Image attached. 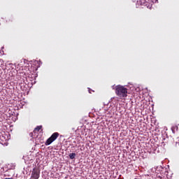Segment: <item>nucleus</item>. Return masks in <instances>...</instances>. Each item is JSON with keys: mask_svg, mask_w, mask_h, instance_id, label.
<instances>
[{"mask_svg": "<svg viewBox=\"0 0 179 179\" xmlns=\"http://www.w3.org/2000/svg\"><path fill=\"white\" fill-rule=\"evenodd\" d=\"M115 94L120 97V99H125L128 96V88L122 85H117L115 87Z\"/></svg>", "mask_w": 179, "mask_h": 179, "instance_id": "1", "label": "nucleus"}, {"mask_svg": "<svg viewBox=\"0 0 179 179\" xmlns=\"http://www.w3.org/2000/svg\"><path fill=\"white\" fill-rule=\"evenodd\" d=\"M59 136V133L58 132H55L53 133L51 136L47 139L46 142L45 143V145L46 146H48L49 145H51L52 142L55 141H57V138Z\"/></svg>", "mask_w": 179, "mask_h": 179, "instance_id": "2", "label": "nucleus"}, {"mask_svg": "<svg viewBox=\"0 0 179 179\" xmlns=\"http://www.w3.org/2000/svg\"><path fill=\"white\" fill-rule=\"evenodd\" d=\"M31 177L32 179H38V178H40V169H38V168H34Z\"/></svg>", "mask_w": 179, "mask_h": 179, "instance_id": "3", "label": "nucleus"}, {"mask_svg": "<svg viewBox=\"0 0 179 179\" xmlns=\"http://www.w3.org/2000/svg\"><path fill=\"white\" fill-rule=\"evenodd\" d=\"M139 3L143 6H148V1L146 0H140Z\"/></svg>", "mask_w": 179, "mask_h": 179, "instance_id": "4", "label": "nucleus"}, {"mask_svg": "<svg viewBox=\"0 0 179 179\" xmlns=\"http://www.w3.org/2000/svg\"><path fill=\"white\" fill-rule=\"evenodd\" d=\"M75 157H76V153H71L69 154V158L71 159V160H73V159H75Z\"/></svg>", "mask_w": 179, "mask_h": 179, "instance_id": "5", "label": "nucleus"}, {"mask_svg": "<svg viewBox=\"0 0 179 179\" xmlns=\"http://www.w3.org/2000/svg\"><path fill=\"white\" fill-rule=\"evenodd\" d=\"M43 128V126H38L35 128L34 132H36V131H37V132H38L40 131V129H41Z\"/></svg>", "mask_w": 179, "mask_h": 179, "instance_id": "6", "label": "nucleus"}]
</instances>
